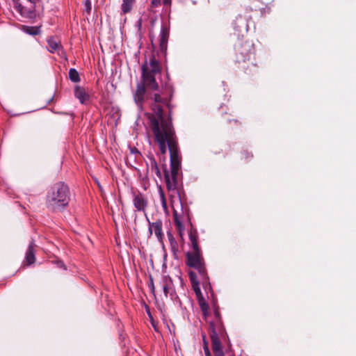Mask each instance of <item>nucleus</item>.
<instances>
[{
	"label": "nucleus",
	"instance_id": "1",
	"mask_svg": "<svg viewBox=\"0 0 356 356\" xmlns=\"http://www.w3.org/2000/svg\"><path fill=\"white\" fill-rule=\"evenodd\" d=\"M149 99L152 101L150 106L153 113H147L149 127L158 143L161 153L165 154L168 149L170 152L171 170L170 172L165 170L164 176L168 190L175 191L178 189V175L181 168V156L172 122L163 115V107L168 106L170 97L156 93L149 97Z\"/></svg>",
	"mask_w": 356,
	"mask_h": 356
},
{
	"label": "nucleus",
	"instance_id": "2",
	"mask_svg": "<svg viewBox=\"0 0 356 356\" xmlns=\"http://www.w3.org/2000/svg\"><path fill=\"white\" fill-rule=\"evenodd\" d=\"M198 235L196 230H191L189 240L192 250L186 252V264L195 270L188 273L193 289L198 296L201 293L200 285L202 284L205 290L211 289L209 278L205 268L204 259L198 245Z\"/></svg>",
	"mask_w": 356,
	"mask_h": 356
},
{
	"label": "nucleus",
	"instance_id": "3",
	"mask_svg": "<svg viewBox=\"0 0 356 356\" xmlns=\"http://www.w3.org/2000/svg\"><path fill=\"white\" fill-rule=\"evenodd\" d=\"M142 81L137 83L136 90L134 93V99L140 110L143 109V105L146 99H148L146 93V88L152 90H157L158 83L155 76L160 73L161 67L159 62L154 55L149 57V61L146 60L141 67Z\"/></svg>",
	"mask_w": 356,
	"mask_h": 356
},
{
	"label": "nucleus",
	"instance_id": "4",
	"mask_svg": "<svg viewBox=\"0 0 356 356\" xmlns=\"http://www.w3.org/2000/svg\"><path fill=\"white\" fill-rule=\"evenodd\" d=\"M70 193L67 185L63 182L56 183L47 195V207L53 211H62L69 204Z\"/></svg>",
	"mask_w": 356,
	"mask_h": 356
},
{
	"label": "nucleus",
	"instance_id": "5",
	"mask_svg": "<svg viewBox=\"0 0 356 356\" xmlns=\"http://www.w3.org/2000/svg\"><path fill=\"white\" fill-rule=\"evenodd\" d=\"M133 204L134 207L138 211H142L147 216L146 209L147 207L148 202L147 197L141 193H133Z\"/></svg>",
	"mask_w": 356,
	"mask_h": 356
},
{
	"label": "nucleus",
	"instance_id": "6",
	"mask_svg": "<svg viewBox=\"0 0 356 356\" xmlns=\"http://www.w3.org/2000/svg\"><path fill=\"white\" fill-rule=\"evenodd\" d=\"M147 220L148 222L149 228L148 232L149 236L152 235L153 232L154 233L156 237L159 241H162L163 238V233L162 231V220L159 219L155 222H150L147 216H146Z\"/></svg>",
	"mask_w": 356,
	"mask_h": 356
},
{
	"label": "nucleus",
	"instance_id": "7",
	"mask_svg": "<svg viewBox=\"0 0 356 356\" xmlns=\"http://www.w3.org/2000/svg\"><path fill=\"white\" fill-rule=\"evenodd\" d=\"M210 336H222L225 328L222 320L213 319L209 323Z\"/></svg>",
	"mask_w": 356,
	"mask_h": 356
},
{
	"label": "nucleus",
	"instance_id": "8",
	"mask_svg": "<svg viewBox=\"0 0 356 356\" xmlns=\"http://www.w3.org/2000/svg\"><path fill=\"white\" fill-rule=\"evenodd\" d=\"M172 280L168 276H164L163 277V291L165 297L169 294L171 296V298H174V296H175V293L172 288Z\"/></svg>",
	"mask_w": 356,
	"mask_h": 356
},
{
	"label": "nucleus",
	"instance_id": "9",
	"mask_svg": "<svg viewBox=\"0 0 356 356\" xmlns=\"http://www.w3.org/2000/svg\"><path fill=\"white\" fill-rule=\"evenodd\" d=\"M168 37L169 31L168 29L162 26L161 28V33L159 36V48L162 52H165L167 49Z\"/></svg>",
	"mask_w": 356,
	"mask_h": 356
},
{
	"label": "nucleus",
	"instance_id": "10",
	"mask_svg": "<svg viewBox=\"0 0 356 356\" xmlns=\"http://www.w3.org/2000/svg\"><path fill=\"white\" fill-rule=\"evenodd\" d=\"M35 243L33 241H31L29 245L28 249L26 252V256H25V261H26L27 265L33 264L35 261Z\"/></svg>",
	"mask_w": 356,
	"mask_h": 356
},
{
	"label": "nucleus",
	"instance_id": "11",
	"mask_svg": "<svg viewBox=\"0 0 356 356\" xmlns=\"http://www.w3.org/2000/svg\"><path fill=\"white\" fill-rule=\"evenodd\" d=\"M74 96L79 100L81 104L88 100L89 95L86 93L85 89L80 86H76L74 89Z\"/></svg>",
	"mask_w": 356,
	"mask_h": 356
},
{
	"label": "nucleus",
	"instance_id": "12",
	"mask_svg": "<svg viewBox=\"0 0 356 356\" xmlns=\"http://www.w3.org/2000/svg\"><path fill=\"white\" fill-rule=\"evenodd\" d=\"M135 3L136 0H122L121 5L122 14L125 15L130 13Z\"/></svg>",
	"mask_w": 356,
	"mask_h": 356
},
{
	"label": "nucleus",
	"instance_id": "13",
	"mask_svg": "<svg viewBox=\"0 0 356 356\" xmlns=\"http://www.w3.org/2000/svg\"><path fill=\"white\" fill-rule=\"evenodd\" d=\"M47 42L48 44V49L51 53H54L60 47L59 42L53 37L48 38Z\"/></svg>",
	"mask_w": 356,
	"mask_h": 356
},
{
	"label": "nucleus",
	"instance_id": "14",
	"mask_svg": "<svg viewBox=\"0 0 356 356\" xmlns=\"http://www.w3.org/2000/svg\"><path fill=\"white\" fill-rule=\"evenodd\" d=\"M211 340V348L213 351L222 349L219 336H210Z\"/></svg>",
	"mask_w": 356,
	"mask_h": 356
},
{
	"label": "nucleus",
	"instance_id": "15",
	"mask_svg": "<svg viewBox=\"0 0 356 356\" xmlns=\"http://www.w3.org/2000/svg\"><path fill=\"white\" fill-rule=\"evenodd\" d=\"M69 78L72 82H74V83H77L80 81L79 74L78 72L74 68L70 69Z\"/></svg>",
	"mask_w": 356,
	"mask_h": 356
},
{
	"label": "nucleus",
	"instance_id": "16",
	"mask_svg": "<svg viewBox=\"0 0 356 356\" xmlns=\"http://www.w3.org/2000/svg\"><path fill=\"white\" fill-rule=\"evenodd\" d=\"M173 218L175 225L177 229L181 231L183 229V225L180 217L176 210H173Z\"/></svg>",
	"mask_w": 356,
	"mask_h": 356
},
{
	"label": "nucleus",
	"instance_id": "17",
	"mask_svg": "<svg viewBox=\"0 0 356 356\" xmlns=\"http://www.w3.org/2000/svg\"><path fill=\"white\" fill-rule=\"evenodd\" d=\"M150 165L151 170L155 172L158 177L161 178V172L154 159L150 160Z\"/></svg>",
	"mask_w": 356,
	"mask_h": 356
},
{
	"label": "nucleus",
	"instance_id": "18",
	"mask_svg": "<svg viewBox=\"0 0 356 356\" xmlns=\"http://www.w3.org/2000/svg\"><path fill=\"white\" fill-rule=\"evenodd\" d=\"M200 308H201V310L203 313V315L207 317V315H208V313H209V305L207 303H206L205 302H200Z\"/></svg>",
	"mask_w": 356,
	"mask_h": 356
},
{
	"label": "nucleus",
	"instance_id": "19",
	"mask_svg": "<svg viewBox=\"0 0 356 356\" xmlns=\"http://www.w3.org/2000/svg\"><path fill=\"white\" fill-rule=\"evenodd\" d=\"M161 3V0H152L149 10L152 13H155L154 8L159 6Z\"/></svg>",
	"mask_w": 356,
	"mask_h": 356
},
{
	"label": "nucleus",
	"instance_id": "20",
	"mask_svg": "<svg viewBox=\"0 0 356 356\" xmlns=\"http://www.w3.org/2000/svg\"><path fill=\"white\" fill-rule=\"evenodd\" d=\"M92 9V5L90 0H86L84 2V10L88 14L90 13Z\"/></svg>",
	"mask_w": 356,
	"mask_h": 356
},
{
	"label": "nucleus",
	"instance_id": "21",
	"mask_svg": "<svg viewBox=\"0 0 356 356\" xmlns=\"http://www.w3.org/2000/svg\"><path fill=\"white\" fill-rule=\"evenodd\" d=\"M26 32L30 35H35L39 33V30L38 28L28 27L26 29Z\"/></svg>",
	"mask_w": 356,
	"mask_h": 356
},
{
	"label": "nucleus",
	"instance_id": "22",
	"mask_svg": "<svg viewBox=\"0 0 356 356\" xmlns=\"http://www.w3.org/2000/svg\"><path fill=\"white\" fill-rule=\"evenodd\" d=\"M148 286L150 289L151 292L154 294L155 291V287L154 284L153 277L150 275L149 277V283Z\"/></svg>",
	"mask_w": 356,
	"mask_h": 356
},
{
	"label": "nucleus",
	"instance_id": "23",
	"mask_svg": "<svg viewBox=\"0 0 356 356\" xmlns=\"http://www.w3.org/2000/svg\"><path fill=\"white\" fill-rule=\"evenodd\" d=\"M204 351L205 356H211V353L209 351V347H208V343L204 340Z\"/></svg>",
	"mask_w": 356,
	"mask_h": 356
},
{
	"label": "nucleus",
	"instance_id": "24",
	"mask_svg": "<svg viewBox=\"0 0 356 356\" xmlns=\"http://www.w3.org/2000/svg\"><path fill=\"white\" fill-rule=\"evenodd\" d=\"M214 318L213 319H218L221 320L220 318V314L218 309H216L213 312Z\"/></svg>",
	"mask_w": 356,
	"mask_h": 356
},
{
	"label": "nucleus",
	"instance_id": "25",
	"mask_svg": "<svg viewBox=\"0 0 356 356\" xmlns=\"http://www.w3.org/2000/svg\"><path fill=\"white\" fill-rule=\"evenodd\" d=\"M214 356H225L222 349H220L216 351H213Z\"/></svg>",
	"mask_w": 356,
	"mask_h": 356
},
{
	"label": "nucleus",
	"instance_id": "26",
	"mask_svg": "<svg viewBox=\"0 0 356 356\" xmlns=\"http://www.w3.org/2000/svg\"><path fill=\"white\" fill-rule=\"evenodd\" d=\"M258 1H260L262 4L266 5V6L270 4L273 1V0H258Z\"/></svg>",
	"mask_w": 356,
	"mask_h": 356
},
{
	"label": "nucleus",
	"instance_id": "27",
	"mask_svg": "<svg viewBox=\"0 0 356 356\" xmlns=\"http://www.w3.org/2000/svg\"><path fill=\"white\" fill-rule=\"evenodd\" d=\"M160 198H161V202L166 200L165 197V195L161 190L160 191Z\"/></svg>",
	"mask_w": 356,
	"mask_h": 356
},
{
	"label": "nucleus",
	"instance_id": "28",
	"mask_svg": "<svg viewBox=\"0 0 356 356\" xmlns=\"http://www.w3.org/2000/svg\"><path fill=\"white\" fill-rule=\"evenodd\" d=\"M160 198H161V202L166 200L165 197V195L161 190L160 191Z\"/></svg>",
	"mask_w": 356,
	"mask_h": 356
},
{
	"label": "nucleus",
	"instance_id": "29",
	"mask_svg": "<svg viewBox=\"0 0 356 356\" xmlns=\"http://www.w3.org/2000/svg\"><path fill=\"white\" fill-rule=\"evenodd\" d=\"M17 8L19 12H20L21 13H23L24 7L21 4H19L18 6H17Z\"/></svg>",
	"mask_w": 356,
	"mask_h": 356
},
{
	"label": "nucleus",
	"instance_id": "30",
	"mask_svg": "<svg viewBox=\"0 0 356 356\" xmlns=\"http://www.w3.org/2000/svg\"><path fill=\"white\" fill-rule=\"evenodd\" d=\"M161 205H162V207L163 208V209H164V210H166V209H167L166 200H165V201H162V202H161Z\"/></svg>",
	"mask_w": 356,
	"mask_h": 356
},
{
	"label": "nucleus",
	"instance_id": "31",
	"mask_svg": "<svg viewBox=\"0 0 356 356\" xmlns=\"http://www.w3.org/2000/svg\"><path fill=\"white\" fill-rule=\"evenodd\" d=\"M163 4L164 5H170L171 4V0H163Z\"/></svg>",
	"mask_w": 356,
	"mask_h": 356
},
{
	"label": "nucleus",
	"instance_id": "32",
	"mask_svg": "<svg viewBox=\"0 0 356 356\" xmlns=\"http://www.w3.org/2000/svg\"><path fill=\"white\" fill-rule=\"evenodd\" d=\"M28 1L33 5H35L37 1V0H28Z\"/></svg>",
	"mask_w": 356,
	"mask_h": 356
},
{
	"label": "nucleus",
	"instance_id": "33",
	"mask_svg": "<svg viewBox=\"0 0 356 356\" xmlns=\"http://www.w3.org/2000/svg\"><path fill=\"white\" fill-rule=\"evenodd\" d=\"M168 237L170 240H172L173 238L172 235L170 233L168 234Z\"/></svg>",
	"mask_w": 356,
	"mask_h": 356
},
{
	"label": "nucleus",
	"instance_id": "34",
	"mask_svg": "<svg viewBox=\"0 0 356 356\" xmlns=\"http://www.w3.org/2000/svg\"><path fill=\"white\" fill-rule=\"evenodd\" d=\"M152 325L154 326V329H156V325H155V323H154V322H153V321L152 322Z\"/></svg>",
	"mask_w": 356,
	"mask_h": 356
},
{
	"label": "nucleus",
	"instance_id": "35",
	"mask_svg": "<svg viewBox=\"0 0 356 356\" xmlns=\"http://www.w3.org/2000/svg\"><path fill=\"white\" fill-rule=\"evenodd\" d=\"M152 325L154 326V329H156V325H155V323H154V322H153V321L152 322Z\"/></svg>",
	"mask_w": 356,
	"mask_h": 356
},
{
	"label": "nucleus",
	"instance_id": "36",
	"mask_svg": "<svg viewBox=\"0 0 356 356\" xmlns=\"http://www.w3.org/2000/svg\"><path fill=\"white\" fill-rule=\"evenodd\" d=\"M179 194V199L180 200L181 199V197H180V194L178 193Z\"/></svg>",
	"mask_w": 356,
	"mask_h": 356
}]
</instances>
